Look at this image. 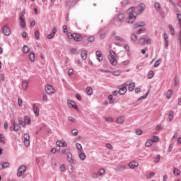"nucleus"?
<instances>
[{
	"label": "nucleus",
	"instance_id": "obj_1",
	"mask_svg": "<svg viewBox=\"0 0 181 181\" xmlns=\"http://www.w3.org/2000/svg\"><path fill=\"white\" fill-rule=\"evenodd\" d=\"M146 6L144 4H140L137 7H131L127 10L129 14V18L126 20V22L129 24L134 23L135 19H136V15L141 13L142 11H145Z\"/></svg>",
	"mask_w": 181,
	"mask_h": 181
},
{
	"label": "nucleus",
	"instance_id": "obj_2",
	"mask_svg": "<svg viewBox=\"0 0 181 181\" xmlns=\"http://www.w3.org/2000/svg\"><path fill=\"white\" fill-rule=\"evenodd\" d=\"M117 55L115 54V52L113 50H110V55H109V62L112 66H117V64L118 62L117 61V59H115V57Z\"/></svg>",
	"mask_w": 181,
	"mask_h": 181
},
{
	"label": "nucleus",
	"instance_id": "obj_3",
	"mask_svg": "<svg viewBox=\"0 0 181 181\" xmlns=\"http://www.w3.org/2000/svg\"><path fill=\"white\" fill-rule=\"evenodd\" d=\"M127 19L128 18L125 19V14L124 13H119L116 17V20L117 21V23L119 26H121V25H122L124 22H125L126 23H128V22H127Z\"/></svg>",
	"mask_w": 181,
	"mask_h": 181
},
{
	"label": "nucleus",
	"instance_id": "obj_4",
	"mask_svg": "<svg viewBox=\"0 0 181 181\" xmlns=\"http://www.w3.org/2000/svg\"><path fill=\"white\" fill-rule=\"evenodd\" d=\"M69 39H74L75 42H81L83 40V36L78 33H72L68 35Z\"/></svg>",
	"mask_w": 181,
	"mask_h": 181
},
{
	"label": "nucleus",
	"instance_id": "obj_5",
	"mask_svg": "<svg viewBox=\"0 0 181 181\" xmlns=\"http://www.w3.org/2000/svg\"><path fill=\"white\" fill-rule=\"evenodd\" d=\"M127 91V83H124L119 86V94H120V95H124Z\"/></svg>",
	"mask_w": 181,
	"mask_h": 181
},
{
	"label": "nucleus",
	"instance_id": "obj_6",
	"mask_svg": "<svg viewBox=\"0 0 181 181\" xmlns=\"http://www.w3.org/2000/svg\"><path fill=\"white\" fill-rule=\"evenodd\" d=\"M11 124L13 127H10V131H19L21 130V125L19 124H16L15 120H11Z\"/></svg>",
	"mask_w": 181,
	"mask_h": 181
},
{
	"label": "nucleus",
	"instance_id": "obj_7",
	"mask_svg": "<svg viewBox=\"0 0 181 181\" xmlns=\"http://www.w3.org/2000/svg\"><path fill=\"white\" fill-rule=\"evenodd\" d=\"M26 172V165H21L17 171L18 177H21Z\"/></svg>",
	"mask_w": 181,
	"mask_h": 181
},
{
	"label": "nucleus",
	"instance_id": "obj_8",
	"mask_svg": "<svg viewBox=\"0 0 181 181\" xmlns=\"http://www.w3.org/2000/svg\"><path fill=\"white\" fill-rule=\"evenodd\" d=\"M45 92L47 93V94L52 95L54 94L56 90H54V88H53V86H52V85H47L45 87Z\"/></svg>",
	"mask_w": 181,
	"mask_h": 181
},
{
	"label": "nucleus",
	"instance_id": "obj_9",
	"mask_svg": "<svg viewBox=\"0 0 181 181\" xmlns=\"http://www.w3.org/2000/svg\"><path fill=\"white\" fill-rule=\"evenodd\" d=\"M24 138V144L25 146H29L30 145V136H29V134L25 133L23 136Z\"/></svg>",
	"mask_w": 181,
	"mask_h": 181
},
{
	"label": "nucleus",
	"instance_id": "obj_10",
	"mask_svg": "<svg viewBox=\"0 0 181 181\" xmlns=\"http://www.w3.org/2000/svg\"><path fill=\"white\" fill-rule=\"evenodd\" d=\"M67 104L69 108H74V110H78V107H77V105H76V102L71 100H68Z\"/></svg>",
	"mask_w": 181,
	"mask_h": 181
},
{
	"label": "nucleus",
	"instance_id": "obj_11",
	"mask_svg": "<svg viewBox=\"0 0 181 181\" xmlns=\"http://www.w3.org/2000/svg\"><path fill=\"white\" fill-rule=\"evenodd\" d=\"M2 32L5 36H11V29L8 25H4L2 28Z\"/></svg>",
	"mask_w": 181,
	"mask_h": 181
},
{
	"label": "nucleus",
	"instance_id": "obj_12",
	"mask_svg": "<svg viewBox=\"0 0 181 181\" xmlns=\"http://www.w3.org/2000/svg\"><path fill=\"white\" fill-rule=\"evenodd\" d=\"M128 166L130 169H135V168H138V166H139V163L137 161H132L129 163Z\"/></svg>",
	"mask_w": 181,
	"mask_h": 181
},
{
	"label": "nucleus",
	"instance_id": "obj_13",
	"mask_svg": "<svg viewBox=\"0 0 181 181\" xmlns=\"http://www.w3.org/2000/svg\"><path fill=\"white\" fill-rule=\"evenodd\" d=\"M57 33V28H56V27H54L52 28V33L47 35V39H49V40H52L53 37H54V35H56Z\"/></svg>",
	"mask_w": 181,
	"mask_h": 181
},
{
	"label": "nucleus",
	"instance_id": "obj_14",
	"mask_svg": "<svg viewBox=\"0 0 181 181\" xmlns=\"http://www.w3.org/2000/svg\"><path fill=\"white\" fill-rule=\"evenodd\" d=\"M33 110L35 117H39L40 110L39 107H37L35 104L33 105Z\"/></svg>",
	"mask_w": 181,
	"mask_h": 181
},
{
	"label": "nucleus",
	"instance_id": "obj_15",
	"mask_svg": "<svg viewBox=\"0 0 181 181\" xmlns=\"http://www.w3.org/2000/svg\"><path fill=\"white\" fill-rule=\"evenodd\" d=\"M10 167H11V164L8 162H4L0 165V170H2L4 169H6V168H10Z\"/></svg>",
	"mask_w": 181,
	"mask_h": 181
},
{
	"label": "nucleus",
	"instance_id": "obj_16",
	"mask_svg": "<svg viewBox=\"0 0 181 181\" xmlns=\"http://www.w3.org/2000/svg\"><path fill=\"white\" fill-rule=\"evenodd\" d=\"M57 145L58 146H62V148H66V146H67V143L63 140H60L57 141Z\"/></svg>",
	"mask_w": 181,
	"mask_h": 181
},
{
	"label": "nucleus",
	"instance_id": "obj_17",
	"mask_svg": "<svg viewBox=\"0 0 181 181\" xmlns=\"http://www.w3.org/2000/svg\"><path fill=\"white\" fill-rule=\"evenodd\" d=\"M174 117H175V112L173 111H170L168 115V121L169 122H172V121H173Z\"/></svg>",
	"mask_w": 181,
	"mask_h": 181
},
{
	"label": "nucleus",
	"instance_id": "obj_18",
	"mask_svg": "<svg viewBox=\"0 0 181 181\" xmlns=\"http://www.w3.org/2000/svg\"><path fill=\"white\" fill-rule=\"evenodd\" d=\"M29 86V81L28 80H23L22 82V88L23 90H26Z\"/></svg>",
	"mask_w": 181,
	"mask_h": 181
},
{
	"label": "nucleus",
	"instance_id": "obj_19",
	"mask_svg": "<svg viewBox=\"0 0 181 181\" xmlns=\"http://www.w3.org/2000/svg\"><path fill=\"white\" fill-rule=\"evenodd\" d=\"M124 121H125V117H124V116H119V117L117 119V120H116L117 124H123V122H124Z\"/></svg>",
	"mask_w": 181,
	"mask_h": 181
},
{
	"label": "nucleus",
	"instance_id": "obj_20",
	"mask_svg": "<svg viewBox=\"0 0 181 181\" xmlns=\"http://www.w3.org/2000/svg\"><path fill=\"white\" fill-rule=\"evenodd\" d=\"M66 158L70 163H74V161L73 160V156L71 155V153L68 152L66 153Z\"/></svg>",
	"mask_w": 181,
	"mask_h": 181
},
{
	"label": "nucleus",
	"instance_id": "obj_21",
	"mask_svg": "<svg viewBox=\"0 0 181 181\" xmlns=\"http://www.w3.org/2000/svg\"><path fill=\"white\" fill-rule=\"evenodd\" d=\"M97 173H98V176H100V177H103V176H104V175H105V169L100 168V170H98Z\"/></svg>",
	"mask_w": 181,
	"mask_h": 181
},
{
	"label": "nucleus",
	"instance_id": "obj_22",
	"mask_svg": "<svg viewBox=\"0 0 181 181\" xmlns=\"http://www.w3.org/2000/svg\"><path fill=\"white\" fill-rule=\"evenodd\" d=\"M24 122H25V125H30L32 120L30 119V117H29V116H25L24 117Z\"/></svg>",
	"mask_w": 181,
	"mask_h": 181
},
{
	"label": "nucleus",
	"instance_id": "obj_23",
	"mask_svg": "<svg viewBox=\"0 0 181 181\" xmlns=\"http://www.w3.org/2000/svg\"><path fill=\"white\" fill-rule=\"evenodd\" d=\"M134 28L136 29V28H142V26H145V22H139L136 23V24H134Z\"/></svg>",
	"mask_w": 181,
	"mask_h": 181
},
{
	"label": "nucleus",
	"instance_id": "obj_24",
	"mask_svg": "<svg viewBox=\"0 0 181 181\" xmlns=\"http://www.w3.org/2000/svg\"><path fill=\"white\" fill-rule=\"evenodd\" d=\"M95 54H96V56L98 57V62H103V54L101 53V52L96 51Z\"/></svg>",
	"mask_w": 181,
	"mask_h": 181
},
{
	"label": "nucleus",
	"instance_id": "obj_25",
	"mask_svg": "<svg viewBox=\"0 0 181 181\" xmlns=\"http://www.w3.org/2000/svg\"><path fill=\"white\" fill-rule=\"evenodd\" d=\"M78 158L81 160H86V153L83 151L79 152Z\"/></svg>",
	"mask_w": 181,
	"mask_h": 181
},
{
	"label": "nucleus",
	"instance_id": "obj_26",
	"mask_svg": "<svg viewBox=\"0 0 181 181\" xmlns=\"http://www.w3.org/2000/svg\"><path fill=\"white\" fill-rule=\"evenodd\" d=\"M173 95V91L172 90H168L166 93V98L170 100Z\"/></svg>",
	"mask_w": 181,
	"mask_h": 181
},
{
	"label": "nucleus",
	"instance_id": "obj_27",
	"mask_svg": "<svg viewBox=\"0 0 181 181\" xmlns=\"http://www.w3.org/2000/svg\"><path fill=\"white\" fill-rule=\"evenodd\" d=\"M22 52H23V53H25V54L29 53V52H30V48H29V47H28V45H24L22 47Z\"/></svg>",
	"mask_w": 181,
	"mask_h": 181
},
{
	"label": "nucleus",
	"instance_id": "obj_28",
	"mask_svg": "<svg viewBox=\"0 0 181 181\" xmlns=\"http://www.w3.org/2000/svg\"><path fill=\"white\" fill-rule=\"evenodd\" d=\"M87 54H88V52L86 50L81 51V59H83V60H86V59H87Z\"/></svg>",
	"mask_w": 181,
	"mask_h": 181
},
{
	"label": "nucleus",
	"instance_id": "obj_29",
	"mask_svg": "<svg viewBox=\"0 0 181 181\" xmlns=\"http://www.w3.org/2000/svg\"><path fill=\"white\" fill-rule=\"evenodd\" d=\"M99 36L100 39L103 40V39H105V36L107 35V32L103 33V30H99Z\"/></svg>",
	"mask_w": 181,
	"mask_h": 181
},
{
	"label": "nucleus",
	"instance_id": "obj_30",
	"mask_svg": "<svg viewBox=\"0 0 181 181\" xmlns=\"http://www.w3.org/2000/svg\"><path fill=\"white\" fill-rule=\"evenodd\" d=\"M125 168H126V166L124 165H118L117 168H116V170H117L118 172H122V170H125Z\"/></svg>",
	"mask_w": 181,
	"mask_h": 181
},
{
	"label": "nucleus",
	"instance_id": "obj_31",
	"mask_svg": "<svg viewBox=\"0 0 181 181\" xmlns=\"http://www.w3.org/2000/svg\"><path fill=\"white\" fill-rule=\"evenodd\" d=\"M86 93L88 95H93V88L88 86L86 88Z\"/></svg>",
	"mask_w": 181,
	"mask_h": 181
},
{
	"label": "nucleus",
	"instance_id": "obj_32",
	"mask_svg": "<svg viewBox=\"0 0 181 181\" xmlns=\"http://www.w3.org/2000/svg\"><path fill=\"white\" fill-rule=\"evenodd\" d=\"M20 26L21 28H26V23L25 22V18H20Z\"/></svg>",
	"mask_w": 181,
	"mask_h": 181
},
{
	"label": "nucleus",
	"instance_id": "obj_33",
	"mask_svg": "<svg viewBox=\"0 0 181 181\" xmlns=\"http://www.w3.org/2000/svg\"><path fill=\"white\" fill-rule=\"evenodd\" d=\"M135 89V83L132 82L129 85V91L132 92L134 91V90Z\"/></svg>",
	"mask_w": 181,
	"mask_h": 181
},
{
	"label": "nucleus",
	"instance_id": "obj_34",
	"mask_svg": "<svg viewBox=\"0 0 181 181\" xmlns=\"http://www.w3.org/2000/svg\"><path fill=\"white\" fill-rule=\"evenodd\" d=\"M168 29L170 32V35L173 36L175 35V28H173V26L172 25H168Z\"/></svg>",
	"mask_w": 181,
	"mask_h": 181
},
{
	"label": "nucleus",
	"instance_id": "obj_35",
	"mask_svg": "<svg viewBox=\"0 0 181 181\" xmlns=\"http://www.w3.org/2000/svg\"><path fill=\"white\" fill-rule=\"evenodd\" d=\"M35 37L36 40H39V39H40V32L39 31V30L35 32Z\"/></svg>",
	"mask_w": 181,
	"mask_h": 181
},
{
	"label": "nucleus",
	"instance_id": "obj_36",
	"mask_svg": "<svg viewBox=\"0 0 181 181\" xmlns=\"http://www.w3.org/2000/svg\"><path fill=\"white\" fill-rule=\"evenodd\" d=\"M173 173L175 176H179L181 173L180 170L177 169V168H175L173 170Z\"/></svg>",
	"mask_w": 181,
	"mask_h": 181
},
{
	"label": "nucleus",
	"instance_id": "obj_37",
	"mask_svg": "<svg viewBox=\"0 0 181 181\" xmlns=\"http://www.w3.org/2000/svg\"><path fill=\"white\" fill-rule=\"evenodd\" d=\"M154 8H155L156 11H160V4H159L158 2H155Z\"/></svg>",
	"mask_w": 181,
	"mask_h": 181
},
{
	"label": "nucleus",
	"instance_id": "obj_38",
	"mask_svg": "<svg viewBox=\"0 0 181 181\" xmlns=\"http://www.w3.org/2000/svg\"><path fill=\"white\" fill-rule=\"evenodd\" d=\"M76 148L78 149V151H80V152H83V146H81V144L76 143Z\"/></svg>",
	"mask_w": 181,
	"mask_h": 181
},
{
	"label": "nucleus",
	"instance_id": "obj_39",
	"mask_svg": "<svg viewBox=\"0 0 181 181\" xmlns=\"http://www.w3.org/2000/svg\"><path fill=\"white\" fill-rule=\"evenodd\" d=\"M107 98L109 100L110 104H114L115 100H114L112 95H109Z\"/></svg>",
	"mask_w": 181,
	"mask_h": 181
},
{
	"label": "nucleus",
	"instance_id": "obj_40",
	"mask_svg": "<svg viewBox=\"0 0 181 181\" xmlns=\"http://www.w3.org/2000/svg\"><path fill=\"white\" fill-rule=\"evenodd\" d=\"M153 76H155V74H154L153 71L151 70L150 71H148V78L149 80H151V78H152L153 77Z\"/></svg>",
	"mask_w": 181,
	"mask_h": 181
},
{
	"label": "nucleus",
	"instance_id": "obj_41",
	"mask_svg": "<svg viewBox=\"0 0 181 181\" xmlns=\"http://www.w3.org/2000/svg\"><path fill=\"white\" fill-rule=\"evenodd\" d=\"M29 59L31 62H35V52H30L29 54Z\"/></svg>",
	"mask_w": 181,
	"mask_h": 181
},
{
	"label": "nucleus",
	"instance_id": "obj_42",
	"mask_svg": "<svg viewBox=\"0 0 181 181\" xmlns=\"http://www.w3.org/2000/svg\"><path fill=\"white\" fill-rule=\"evenodd\" d=\"M137 39H138V37L136 36V35H135V34H132L131 35L132 42H136Z\"/></svg>",
	"mask_w": 181,
	"mask_h": 181
},
{
	"label": "nucleus",
	"instance_id": "obj_43",
	"mask_svg": "<svg viewBox=\"0 0 181 181\" xmlns=\"http://www.w3.org/2000/svg\"><path fill=\"white\" fill-rule=\"evenodd\" d=\"M152 142H159V137L158 136H153L151 137Z\"/></svg>",
	"mask_w": 181,
	"mask_h": 181
},
{
	"label": "nucleus",
	"instance_id": "obj_44",
	"mask_svg": "<svg viewBox=\"0 0 181 181\" xmlns=\"http://www.w3.org/2000/svg\"><path fill=\"white\" fill-rule=\"evenodd\" d=\"M148 95H149V91H148L146 93H145L144 95L140 97V98L138 99V101H141V100H145V98H146V97H148Z\"/></svg>",
	"mask_w": 181,
	"mask_h": 181
},
{
	"label": "nucleus",
	"instance_id": "obj_45",
	"mask_svg": "<svg viewBox=\"0 0 181 181\" xmlns=\"http://www.w3.org/2000/svg\"><path fill=\"white\" fill-rule=\"evenodd\" d=\"M155 176V173L154 172H151L149 174L146 175V179H152Z\"/></svg>",
	"mask_w": 181,
	"mask_h": 181
},
{
	"label": "nucleus",
	"instance_id": "obj_46",
	"mask_svg": "<svg viewBox=\"0 0 181 181\" xmlns=\"http://www.w3.org/2000/svg\"><path fill=\"white\" fill-rule=\"evenodd\" d=\"M161 62H162V59H160L156 60L154 63V67H158L159 64H160Z\"/></svg>",
	"mask_w": 181,
	"mask_h": 181
},
{
	"label": "nucleus",
	"instance_id": "obj_47",
	"mask_svg": "<svg viewBox=\"0 0 181 181\" xmlns=\"http://www.w3.org/2000/svg\"><path fill=\"white\" fill-rule=\"evenodd\" d=\"M114 119H112V117L108 116L105 117V122H113Z\"/></svg>",
	"mask_w": 181,
	"mask_h": 181
},
{
	"label": "nucleus",
	"instance_id": "obj_48",
	"mask_svg": "<svg viewBox=\"0 0 181 181\" xmlns=\"http://www.w3.org/2000/svg\"><path fill=\"white\" fill-rule=\"evenodd\" d=\"M136 135H142L144 134V132L140 129H136L135 131Z\"/></svg>",
	"mask_w": 181,
	"mask_h": 181
},
{
	"label": "nucleus",
	"instance_id": "obj_49",
	"mask_svg": "<svg viewBox=\"0 0 181 181\" xmlns=\"http://www.w3.org/2000/svg\"><path fill=\"white\" fill-rule=\"evenodd\" d=\"M98 173L96 172V173H93L92 175H91V177L92 179H98Z\"/></svg>",
	"mask_w": 181,
	"mask_h": 181
},
{
	"label": "nucleus",
	"instance_id": "obj_50",
	"mask_svg": "<svg viewBox=\"0 0 181 181\" xmlns=\"http://www.w3.org/2000/svg\"><path fill=\"white\" fill-rule=\"evenodd\" d=\"M71 134L74 135V136H77L78 135V131L76 129H72Z\"/></svg>",
	"mask_w": 181,
	"mask_h": 181
},
{
	"label": "nucleus",
	"instance_id": "obj_51",
	"mask_svg": "<svg viewBox=\"0 0 181 181\" xmlns=\"http://www.w3.org/2000/svg\"><path fill=\"white\" fill-rule=\"evenodd\" d=\"M152 144H153V142L151 141V139H149L146 142V146L149 148V146H151Z\"/></svg>",
	"mask_w": 181,
	"mask_h": 181
},
{
	"label": "nucleus",
	"instance_id": "obj_52",
	"mask_svg": "<svg viewBox=\"0 0 181 181\" xmlns=\"http://www.w3.org/2000/svg\"><path fill=\"white\" fill-rule=\"evenodd\" d=\"M110 73L113 76H119V74H121V71H110Z\"/></svg>",
	"mask_w": 181,
	"mask_h": 181
},
{
	"label": "nucleus",
	"instance_id": "obj_53",
	"mask_svg": "<svg viewBox=\"0 0 181 181\" xmlns=\"http://www.w3.org/2000/svg\"><path fill=\"white\" fill-rule=\"evenodd\" d=\"M74 74V70L73 69H69L68 70V76H73Z\"/></svg>",
	"mask_w": 181,
	"mask_h": 181
},
{
	"label": "nucleus",
	"instance_id": "obj_54",
	"mask_svg": "<svg viewBox=\"0 0 181 181\" xmlns=\"http://www.w3.org/2000/svg\"><path fill=\"white\" fill-rule=\"evenodd\" d=\"M95 40V37L94 36H90L88 38V41L90 42V43H93Z\"/></svg>",
	"mask_w": 181,
	"mask_h": 181
},
{
	"label": "nucleus",
	"instance_id": "obj_55",
	"mask_svg": "<svg viewBox=\"0 0 181 181\" xmlns=\"http://www.w3.org/2000/svg\"><path fill=\"white\" fill-rule=\"evenodd\" d=\"M18 125H21L22 127H26V123H25V122H23V120H18Z\"/></svg>",
	"mask_w": 181,
	"mask_h": 181
},
{
	"label": "nucleus",
	"instance_id": "obj_56",
	"mask_svg": "<svg viewBox=\"0 0 181 181\" xmlns=\"http://www.w3.org/2000/svg\"><path fill=\"white\" fill-rule=\"evenodd\" d=\"M68 120H69L70 122H76V118H74L71 116L68 117Z\"/></svg>",
	"mask_w": 181,
	"mask_h": 181
},
{
	"label": "nucleus",
	"instance_id": "obj_57",
	"mask_svg": "<svg viewBox=\"0 0 181 181\" xmlns=\"http://www.w3.org/2000/svg\"><path fill=\"white\" fill-rule=\"evenodd\" d=\"M70 169L71 170L69 171V175H71L73 176V175H74V167H73V165H70Z\"/></svg>",
	"mask_w": 181,
	"mask_h": 181
},
{
	"label": "nucleus",
	"instance_id": "obj_58",
	"mask_svg": "<svg viewBox=\"0 0 181 181\" xmlns=\"http://www.w3.org/2000/svg\"><path fill=\"white\" fill-rule=\"evenodd\" d=\"M25 13H26V11L23 10L22 12L20 13V19L23 18V16H25Z\"/></svg>",
	"mask_w": 181,
	"mask_h": 181
},
{
	"label": "nucleus",
	"instance_id": "obj_59",
	"mask_svg": "<svg viewBox=\"0 0 181 181\" xmlns=\"http://www.w3.org/2000/svg\"><path fill=\"white\" fill-rule=\"evenodd\" d=\"M129 2V1L128 0H122L121 4H122V6H125V5H128Z\"/></svg>",
	"mask_w": 181,
	"mask_h": 181
},
{
	"label": "nucleus",
	"instance_id": "obj_60",
	"mask_svg": "<svg viewBox=\"0 0 181 181\" xmlns=\"http://www.w3.org/2000/svg\"><path fill=\"white\" fill-rule=\"evenodd\" d=\"M178 42H179V45L180 46H181V29L179 32V35H178Z\"/></svg>",
	"mask_w": 181,
	"mask_h": 181
},
{
	"label": "nucleus",
	"instance_id": "obj_61",
	"mask_svg": "<svg viewBox=\"0 0 181 181\" xmlns=\"http://www.w3.org/2000/svg\"><path fill=\"white\" fill-rule=\"evenodd\" d=\"M18 103L19 107H22V105H23V101L22 100L21 98H18Z\"/></svg>",
	"mask_w": 181,
	"mask_h": 181
},
{
	"label": "nucleus",
	"instance_id": "obj_62",
	"mask_svg": "<svg viewBox=\"0 0 181 181\" xmlns=\"http://www.w3.org/2000/svg\"><path fill=\"white\" fill-rule=\"evenodd\" d=\"M141 45H145L146 42V39L145 38H141L139 40Z\"/></svg>",
	"mask_w": 181,
	"mask_h": 181
},
{
	"label": "nucleus",
	"instance_id": "obj_63",
	"mask_svg": "<svg viewBox=\"0 0 181 181\" xmlns=\"http://www.w3.org/2000/svg\"><path fill=\"white\" fill-rule=\"evenodd\" d=\"M62 29H63V32L64 33H67L68 30H67V25H64L62 26Z\"/></svg>",
	"mask_w": 181,
	"mask_h": 181
},
{
	"label": "nucleus",
	"instance_id": "obj_64",
	"mask_svg": "<svg viewBox=\"0 0 181 181\" xmlns=\"http://www.w3.org/2000/svg\"><path fill=\"white\" fill-rule=\"evenodd\" d=\"M115 40H118L119 42H124V39L119 36H116Z\"/></svg>",
	"mask_w": 181,
	"mask_h": 181
}]
</instances>
